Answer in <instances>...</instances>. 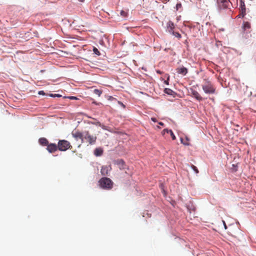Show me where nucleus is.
Returning <instances> with one entry per match:
<instances>
[{"instance_id":"obj_1","label":"nucleus","mask_w":256,"mask_h":256,"mask_svg":"<svg viewBox=\"0 0 256 256\" xmlns=\"http://www.w3.org/2000/svg\"><path fill=\"white\" fill-rule=\"evenodd\" d=\"M202 88L206 94H212L216 92V88L212 83L208 79H204L202 86Z\"/></svg>"},{"instance_id":"obj_2","label":"nucleus","mask_w":256,"mask_h":256,"mask_svg":"<svg viewBox=\"0 0 256 256\" xmlns=\"http://www.w3.org/2000/svg\"><path fill=\"white\" fill-rule=\"evenodd\" d=\"M100 186L101 188L106 189H110L112 187L113 182L111 180L108 178H102L99 180Z\"/></svg>"},{"instance_id":"obj_3","label":"nucleus","mask_w":256,"mask_h":256,"mask_svg":"<svg viewBox=\"0 0 256 256\" xmlns=\"http://www.w3.org/2000/svg\"><path fill=\"white\" fill-rule=\"evenodd\" d=\"M58 149L60 151H66L68 149H71L72 146L70 142L66 140H60L58 144Z\"/></svg>"},{"instance_id":"obj_4","label":"nucleus","mask_w":256,"mask_h":256,"mask_svg":"<svg viewBox=\"0 0 256 256\" xmlns=\"http://www.w3.org/2000/svg\"><path fill=\"white\" fill-rule=\"evenodd\" d=\"M86 140L90 144H94L96 140V136L91 135L88 131L84 132V140Z\"/></svg>"},{"instance_id":"obj_5","label":"nucleus","mask_w":256,"mask_h":256,"mask_svg":"<svg viewBox=\"0 0 256 256\" xmlns=\"http://www.w3.org/2000/svg\"><path fill=\"white\" fill-rule=\"evenodd\" d=\"M240 14L236 16V18H244L246 14V8L244 2L243 0L240 1Z\"/></svg>"},{"instance_id":"obj_6","label":"nucleus","mask_w":256,"mask_h":256,"mask_svg":"<svg viewBox=\"0 0 256 256\" xmlns=\"http://www.w3.org/2000/svg\"><path fill=\"white\" fill-rule=\"evenodd\" d=\"M218 7L220 9H225L228 8L230 1L228 0H216Z\"/></svg>"},{"instance_id":"obj_7","label":"nucleus","mask_w":256,"mask_h":256,"mask_svg":"<svg viewBox=\"0 0 256 256\" xmlns=\"http://www.w3.org/2000/svg\"><path fill=\"white\" fill-rule=\"evenodd\" d=\"M72 134L76 140L80 139L81 140L82 142H84V132H81L78 130H74L72 131Z\"/></svg>"},{"instance_id":"obj_8","label":"nucleus","mask_w":256,"mask_h":256,"mask_svg":"<svg viewBox=\"0 0 256 256\" xmlns=\"http://www.w3.org/2000/svg\"><path fill=\"white\" fill-rule=\"evenodd\" d=\"M58 149V145L55 144H48L47 146L46 150L50 153L56 152Z\"/></svg>"},{"instance_id":"obj_9","label":"nucleus","mask_w":256,"mask_h":256,"mask_svg":"<svg viewBox=\"0 0 256 256\" xmlns=\"http://www.w3.org/2000/svg\"><path fill=\"white\" fill-rule=\"evenodd\" d=\"M111 167L110 166H104L102 167L100 172L102 176L108 175V172L110 170Z\"/></svg>"},{"instance_id":"obj_10","label":"nucleus","mask_w":256,"mask_h":256,"mask_svg":"<svg viewBox=\"0 0 256 256\" xmlns=\"http://www.w3.org/2000/svg\"><path fill=\"white\" fill-rule=\"evenodd\" d=\"M115 164L118 166L120 170H124L126 168V164L124 162L122 159L116 160Z\"/></svg>"},{"instance_id":"obj_11","label":"nucleus","mask_w":256,"mask_h":256,"mask_svg":"<svg viewBox=\"0 0 256 256\" xmlns=\"http://www.w3.org/2000/svg\"><path fill=\"white\" fill-rule=\"evenodd\" d=\"M176 71L177 73L182 76H185L188 73V69L184 66L178 68L176 69Z\"/></svg>"},{"instance_id":"obj_12","label":"nucleus","mask_w":256,"mask_h":256,"mask_svg":"<svg viewBox=\"0 0 256 256\" xmlns=\"http://www.w3.org/2000/svg\"><path fill=\"white\" fill-rule=\"evenodd\" d=\"M166 27H167V30L168 31V32L171 33L172 32H173V30L174 28V22H172V21H169L167 23Z\"/></svg>"},{"instance_id":"obj_13","label":"nucleus","mask_w":256,"mask_h":256,"mask_svg":"<svg viewBox=\"0 0 256 256\" xmlns=\"http://www.w3.org/2000/svg\"><path fill=\"white\" fill-rule=\"evenodd\" d=\"M192 94L194 97V98H196L198 100L201 101L203 100L202 98L197 91L192 90Z\"/></svg>"},{"instance_id":"obj_14","label":"nucleus","mask_w":256,"mask_h":256,"mask_svg":"<svg viewBox=\"0 0 256 256\" xmlns=\"http://www.w3.org/2000/svg\"><path fill=\"white\" fill-rule=\"evenodd\" d=\"M39 143L42 146H47L48 144V141L45 138H41L38 140Z\"/></svg>"},{"instance_id":"obj_15","label":"nucleus","mask_w":256,"mask_h":256,"mask_svg":"<svg viewBox=\"0 0 256 256\" xmlns=\"http://www.w3.org/2000/svg\"><path fill=\"white\" fill-rule=\"evenodd\" d=\"M251 28L250 24L248 22H244L242 24V29L244 30L250 29Z\"/></svg>"},{"instance_id":"obj_16","label":"nucleus","mask_w":256,"mask_h":256,"mask_svg":"<svg viewBox=\"0 0 256 256\" xmlns=\"http://www.w3.org/2000/svg\"><path fill=\"white\" fill-rule=\"evenodd\" d=\"M103 152V150L101 148H96L94 151V154L96 156H100Z\"/></svg>"},{"instance_id":"obj_17","label":"nucleus","mask_w":256,"mask_h":256,"mask_svg":"<svg viewBox=\"0 0 256 256\" xmlns=\"http://www.w3.org/2000/svg\"><path fill=\"white\" fill-rule=\"evenodd\" d=\"M166 132V133H170L173 140H175L176 139V136L171 130L164 129L163 130V132Z\"/></svg>"},{"instance_id":"obj_18","label":"nucleus","mask_w":256,"mask_h":256,"mask_svg":"<svg viewBox=\"0 0 256 256\" xmlns=\"http://www.w3.org/2000/svg\"><path fill=\"white\" fill-rule=\"evenodd\" d=\"M189 140L190 139L187 136H186V140H184L182 138H180L181 142L186 146L190 145V143L188 142Z\"/></svg>"},{"instance_id":"obj_19","label":"nucleus","mask_w":256,"mask_h":256,"mask_svg":"<svg viewBox=\"0 0 256 256\" xmlns=\"http://www.w3.org/2000/svg\"><path fill=\"white\" fill-rule=\"evenodd\" d=\"M164 92L166 94L168 95H172L174 92L170 88H166L164 90Z\"/></svg>"},{"instance_id":"obj_20","label":"nucleus","mask_w":256,"mask_h":256,"mask_svg":"<svg viewBox=\"0 0 256 256\" xmlns=\"http://www.w3.org/2000/svg\"><path fill=\"white\" fill-rule=\"evenodd\" d=\"M120 16L124 18H126L128 16V12L126 11H124V10H122L120 12Z\"/></svg>"},{"instance_id":"obj_21","label":"nucleus","mask_w":256,"mask_h":256,"mask_svg":"<svg viewBox=\"0 0 256 256\" xmlns=\"http://www.w3.org/2000/svg\"><path fill=\"white\" fill-rule=\"evenodd\" d=\"M94 93L98 95V96H100L102 94V91L98 89H94Z\"/></svg>"},{"instance_id":"obj_22","label":"nucleus","mask_w":256,"mask_h":256,"mask_svg":"<svg viewBox=\"0 0 256 256\" xmlns=\"http://www.w3.org/2000/svg\"><path fill=\"white\" fill-rule=\"evenodd\" d=\"M93 52L96 54L98 56H100V53L99 52V50L95 47H94Z\"/></svg>"},{"instance_id":"obj_23","label":"nucleus","mask_w":256,"mask_h":256,"mask_svg":"<svg viewBox=\"0 0 256 256\" xmlns=\"http://www.w3.org/2000/svg\"><path fill=\"white\" fill-rule=\"evenodd\" d=\"M171 33L173 35H174V36H176V37L178 38H181V35L178 32H174V31L172 32Z\"/></svg>"},{"instance_id":"obj_24","label":"nucleus","mask_w":256,"mask_h":256,"mask_svg":"<svg viewBox=\"0 0 256 256\" xmlns=\"http://www.w3.org/2000/svg\"><path fill=\"white\" fill-rule=\"evenodd\" d=\"M192 168L195 172L196 174H198V169L197 168L196 166H194V165H192Z\"/></svg>"},{"instance_id":"obj_25","label":"nucleus","mask_w":256,"mask_h":256,"mask_svg":"<svg viewBox=\"0 0 256 256\" xmlns=\"http://www.w3.org/2000/svg\"><path fill=\"white\" fill-rule=\"evenodd\" d=\"M182 6L181 3H178L176 5V10H178L180 8H182Z\"/></svg>"},{"instance_id":"obj_26","label":"nucleus","mask_w":256,"mask_h":256,"mask_svg":"<svg viewBox=\"0 0 256 256\" xmlns=\"http://www.w3.org/2000/svg\"><path fill=\"white\" fill-rule=\"evenodd\" d=\"M38 94L40 95H44L45 93L43 90L39 91Z\"/></svg>"},{"instance_id":"obj_27","label":"nucleus","mask_w":256,"mask_h":256,"mask_svg":"<svg viewBox=\"0 0 256 256\" xmlns=\"http://www.w3.org/2000/svg\"><path fill=\"white\" fill-rule=\"evenodd\" d=\"M160 188H161L164 194L166 195V192H165L163 188V185L162 184H160Z\"/></svg>"},{"instance_id":"obj_28","label":"nucleus","mask_w":256,"mask_h":256,"mask_svg":"<svg viewBox=\"0 0 256 256\" xmlns=\"http://www.w3.org/2000/svg\"><path fill=\"white\" fill-rule=\"evenodd\" d=\"M50 96H52V97H54V96H59L58 94H51L50 95Z\"/></svg>"},{"instance_id":"obj_29","label":"nucleus","mask_w":256,"mask_h":256,"mask_svg":"<svg viewBox=\"0 0 256 256\" xmlns=\"http://www.w3.org/2000/svg\"><path fill=\"white\" fill-rule=\"evenodd\" d=\"M124 108H125V106L120 102H118Z\"/></svg>"},{"instance_id":"obj_30","label":"nucleus","mask_w":256,"mask_h":256,"mask_svg":"<svg viewBox=\"0 0 256 256\" xmlns=\"http://www.w3.org/2000/svg\"><path fill=\"white\" fill-rule=\"evenodd\" d=\"M151 120L154 122H156V118H152Z\"/></svg>"},{"instance_id":"obj_31","label":"nucleus","mask_w":256,"mask_h":256,"mask_svg":"<svg viewBox=\"0 0 256 256\" xmlns=\"http://www.w3.org/2000/svg\"><path fill=\"white\" fill-rule=\"evenodd\" d=\"M158 124L162 126H163L164 125V123H162V122H159Z\"/></svg>"},{"instance_id":"obj_32","label":"nucleus","mask_w":256,"mask_h":256,"mask_svg":"<svg viewBox=\"0 0 256 256\" xmlns=\"http://www.w3.org/2000/svg\"><path fill=\"white\" fill-rule=\"evenodd\" d=\"M224 228H225L226 229V224H225L224 222Z\"/></svg>"},{"instance_id":"obj_33","label":"nucleus","mask_w":256,"mask_h":256,"mask_svg":"<svg viewBox=\"0 0 256 256\" xmlns=\"http://www.w3.org/2000/svg\"><path fill=\"white\" fill-rule=\"evenodd\" d=\"M166 132H163V131H162V134H165V133H166Z\"/></svg>"},{"instance_id":"obj_34","label":"nucleus","mask_w":256,"mask_h":256,"mask_svg":"<svg viewBox=\"0 0 256 256\" xmlns=\"http://www.w3.org/2000/svg\"><path fill=\"white\" fill-rule=\"evenodd\" d=\"M80 2H84V0H78Z\"/></svg>"},{"instance_id":"obj_35","label":"nucleus","mask_w":256,"mask_h":256,"mask_svg":"<svg viewBox=\"0 0 256 256\" xmlns=\"http://www.w3.org/2000/svg\"><path fill=\"white\" fill-rule=\"evenodd\" d=\"M157 72L158 74H161V72L160 70H157Z\"/></svg>"},{"instance_id":"obj_36","label":"nucleus","mask_w":256,"mask_h":256,"mask_svg":"<svg viewBox=\"0 0 256 256\" xmlns=\"http://www.w3.org/2000/svg\"><path fill=\"white\" fill-rule=\"evenodd\" d=\"M72 98V99H75V98H76V97H73V96H72V98Z\"/></svg>"},{"instance_id":"obj_37","label":"nucleus","mask_w":256,"mask_h":256,"mask_svg":"<svg viewBox=\"0 0 256 256\" xmlns=\"http://www.w3.org/2000/svg\"><path fill=\"white\" fill-rule=\"evenodd\" d=\"M165 82H166V84H168V82L165 81Z\"/></svg>"}]
</instances>
